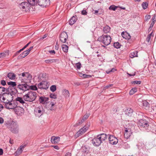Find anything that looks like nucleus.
I'll return each mask as SVG.
<instances>
[{
  "instance_id": "49",
  "label": "nucleus",
  "mask_w": 156,
  "mask_h": 156,
  "mask_svg": "<svg viewBox=\"0 0 156 156\" xmlns=\"http://www.w3.org/2000/svg\"><path fill=\"white\" fill-rule=\"evenodd\" d=\"M75 65L77 69H80L81 67V64L80 62L76 64Z\"/></svg>"
},
{
  "instance_id": "53",
  "label": "nucleus",
  "mask_w": 156,
  "mask_h": 156,
  "mask_svg": "<svg viewBox=\"0 0 156 156\" xmlns=\"http://www.w3.org/2000/svg\"><path fill=\"white\" fill-rule=\"evenodd\" d=\"M23 51L21 49H20V50L17 51H16L14 54L13 55V57L14 58L17 55H18V54L20 53L21 51Z\"/></svg>"
},
{
  "instance_id": "30",
  "label": "nucleus",
  "mask_w": 156,
  "mask_h": 156,
  "mask_svg": "<svg viewBox=\"0 0 156 156\" xmlns=\"http://www.w3.org/2000/svg\"><path fill=\"white\" fill-rule=\"evenodd\" d=\"M133 112V110L130 108H128L126 111V114L129 116L131 115Z\"/></svg>"
},
{
  "instance_id": "61",
  "label": "nucleus",
  "mask_w": 156,
  "mask_h": 156,
  "mask_svg": "<svg viewBox=\"0 0 156 156\" xmlns=\"http://www.w3.org/2000/svg\"><path fill=\"white\" fill-rule=\"evenodd\" d=\"M87 12L85 10H83L82 11L81 14L83 15H86L87 14Z\"/></svg>"
},
{
  "instance_id": "43",
  "label": "nucleus",
  "mask_w": 156,
  "mask_h": 156,
  "mask_svg": "<svg viewBox=\"0 0 156 156\" xmlns=\"http://www.w3.org/2000/svg\"><path fill=\"white\" fill-rule=\"evenodd\" d=\"M142 5L143 9H145L147 7L148 4L147 2H144L142 4Z\"/></svg>"
},
{
  "instance_id": "46",
  "label": "nucleus",
  "mask_w": 156,
  "mask_h": 156,
  "mask_svg": "<svg viewBox=\"0 0 156 156\" xmlns=\"http://www.w3.org/2000/svg\"><path fill=\"white\" fill-rule=\"evenodd\" d=\"M116 69L115 68H113L112 69L110 70H107L106 71V73L107 74L110 73L111 72H114L115 71H116Z\"/></svg>"
},
{
  "instance_id": "21",
  "label": "nucleus",
  "mask_w": 156,
  "mask_h": 156,
  "mask_svg": "<svg viewBox=\"0 0 156 156\" xmlns=\"http://www.w3.org/2000/svg\"><path fill=\"white\" fill-rule=\"evenodd\" d=\"M98 137L101 140L102 143L103 141L105 140L107 138V135L104 133H102L101 134L98 135Z\"/></svg>"
},
{
  "instance_id": "10",
  "label": "nucleus",
  "mask_w": 156,
  "mask_h": 156,
  "mask_svg": "<svg viewBox=\"0 0 156 156\" xmlns=\"http://www.w3.org/2000/svg\"><path fill=\"white\" fill-rule=\"evenodd\" d=\"M34 112L36 115L40 117L45 112V110L42 106L36 107L34 109Z\"/></svg>"
},
{
  "instance_id": "27",
  "label": "nucleus",
  "mask_w": 156,
  "mask_h": 156,
  "mask_svg": "<svg viewBox=\"0 0 156 156\" xmlns=\"http://www.w3.org/2000/svg\"><path fill=\"white\" fill-rule=\"evenodd\" d=\"M77 20L76 16H73L70 20L69 23L70 25H72L74 24Z\"/></svg>"
},
{
  "instance_id": "60",
  "label": "nucleus",
  "mask_w": 156,
  "mask_h": 156,
  "mask_svg": "<svg viewBox=\"0 0 156 156\" xmlns=\"http://www.w3.org/2000/svg\"><path fill=\"white\" fill-rule=\"evenodd\" d=\"M59 47V44H58V41H57L56 43V45L55 46V49L56 50H58V49Z\"/></svg>"
},
{
  "instance_id": "29",
  "label": "nucleus",
  "mask_w": 156,
  "mask_h": 156,
  "mask_svg": "<svg viewBox=\"0 0 156 156\" xmlns=\"http://www.w3.org/2000/svg\"><path fill=\"white\" fill-rule=\"evenodd\" d=\"M7 83L8 85L9 86V87H16V83L15 82L10 81L7 82Z\"/></svg>"
},
{
  "instance_id": "37",
  "label": "nucleus",
  "mask_w": 156,
  "mask_h": 156,
  "mask_svg": "<svg viewBox=\"0 0 156 156\" xmlns=\"http://www.w3.org/2000/svg\"><path fill=\"white\" fill-rule=\"evenodd\" d=\"M50 89L51 91L54 92L56 90V86L55 85H52L50 87Z\"/></svg>"
},
{
  "instance_id": "7",
  "label": "nucleus",
  "mask_w": 156,
  "mask_h": 156,
  "mask_svg": "<svg viewBox=\"0 0 156 156\" xmlns=\"http://www.w3.org/2000/svg\"><path fill=\"white\" fill-rule=\"evenodd\" d=\"M29 85L27 83L22 82L19 83L17 86V90L18 92H20L21 93L24 92L25 91L29 90Z\"/></svg>"
},
{
  "instance_id": "20",
  "label": "nucleus",
  "mask_w": 156,
  "mask_h": 156,
  "mask_svg": "<svg viewBox=\"0 0 156 156\" xmlns=\"http://www.w3.org/2000/svg\"><path fill=\"white\" fill-rule=\"evenodd\" d=\"M55 104L54 102H49V103L47 105L48 106V107H47V106H45L44 107L45 108L46 107V108H48V110H50L51 111H55V108L54 107V106L55 105Z\"/></svg>"
},
{
  "instance_id": "11",
  "label": "nucleus",
  "mask_w": 156,
  "mask_h": 156,
  "mask_svg": "<svg viewBox=\"0 0 156 156\" xmlns=\"http://www.w3.org/2000/svg\"><path fill=\"white\" fill-rule=\"evenodd\" d=\"M48 83L46 81H42L38 84L37 86L39 88L46 90L49 87Z\"/></svg>"
},
{
  "instance_id": "34",
  "label": "nucleus",
  "mask_w": 156,
  "mask_h": 156,
  "mask_svg": "<svg viewBox=\"0 0 156 156\" xmlns=\"http://www.w3.org/2000/svg\"><path fill=\"white\" fill-rule=\"evenodd\" d=\"M138 52L136 51H134L133 52H131L130 55L131 58H133L134 57H137Z\"/></svg>"
},
{
  "instance_id": "50",
  "label": "nucleus",
  "mask_w": 156,
  "mask_h": 156,
  "mask_svg": "<svg viewBox=\"0 0 156 156\" xmlns=\"http://www.w3.org/2000/svg\"><path fill=\"white\" fill-rule=\"evenodd\" d=\"M64 94L66 97L69 96V94L68 90H64Z\"/></svg>"
},
{
  "instance_id": "13",
  "label": "nucleus",
  "mask_w": 156,
  "mask_h": 156,
  "mask_svg": "<svg viewBox=\"0 0 156 156\" xmlns=\"http://www.w3.org/2000/svg\"><path fill=\"white\" fill-rule=\"evenodd\" d=\"M91 143L95 146H99L102 143L101 140L100 139L98 136L92 140Z\"/></svg>"
},
{
  "instance_id": "51",
  "label": "nucleus",
  "mask_w": 156,
  "mask_h": 156,
  "mask_svg": "<svg viewBox=\"0 0 156 156\" xmlns=\"http://www.w3.org/2000/svg\"><path fill=\"white\" fill-rule=\"evenodd\" d=\"M113 84H110L107 85L106 86L104 87V89L105 90L108 89L109 88H110L113 87Z\"/></svg>"
},
{
  "instance_id": "40",
  "label": "nucleus",
  "mask_w": 156,
  "mask_h": 156,
  "mask_svg": "<svg viewBox=\"0 0 156 156\" xmlns=\"http://www.w3.org/2000/svg\"><path fill=\"white\" fill-rule=\"evenodd\" d=\"M5 91L7 92V88L0 87V94H2L3 92Z\"/></svg>"
},
{
  "instance_id": "38",
  "label": "nucleus",
  "mask_w": 156,
  "mask_h": 156,
  "mask_svg": "<svg viewBox=\"0 0 156 156\" xmlns=\"http://www.w3.org/2000/svg\"><path fill=\"white\" fill-rule=\"evenodd\" d=\"M9 54L8 52L5 53H0V58H3L5 57L6 55H8Z\"/></svg>"
},
{
  "instance_id": "44",
  "label": "nucleus",
  "mask_w": 156,
  "mask_h": 156,
  "mask_svg": "<svg viewBox=\"0 0 156 156\" xmlns=\"http://www.w3.org/2000/svg\"><path fill=\"white\" fill-rule=\"evenodd\" d=\"M50 97L51 98L55 99L57 98V95L54 93H51L50 95Z\"/></svg>"
},
{
  "instance_id": "45",
  "label": "nucleus",
  "mask_w": 156,
  "mask_h": 156,
  "mask_svg": "<svg viewBox=\"0 0 156 156\" xmlns=\"http://www.w3.org/2000/svg\"><path fill=\"white\" fill-rule=\"evenodd\" d=\"M26 146V145H21L20 147V150H17L16 151V153H17L18 152H19V153L20 154L21 153L22 151V149L24 147H25Z\"/></svg>"
},
{
  "instance_id": "5",
  "label": "nucleus",
  "mask_w": 156,
  "mask_h": 156,
  "mask_svg": "<svg viewBox=\"0 0 156 156\" xmlns=\"http://www.w3.org/2000/svg\"><path fill=\"white\" fill-rule=\"evenodd\" d=\"M33 5H38L43 7H46L50 5V0H32Z\"/></svg>"
},
{
  "instance_id": "64",
  "label": "nucleus",
  "mask_w": 156,
  "mask_h": 156,
  "mask_svg": "<svg viewBox=\"0 0 156 156\" xmlns=\"http://www.w3.org/2000/svg\"><path fill=\"white\" fill-rule=\"evenodd\" d=\"M65 156H71V153L69 152H68L66 153Z\"/></svg>"
},
{
  "instance_id": "12",
  "label": "nucleus",
  "mask_w": 156,
  "mask_h": 156,
  "mask_svg": "<svg viewBox=\"0 0 156 156\" xmlns=\"http://www.w3.org/2000/svg\"><path fill=\"white\" fill-rule=\"evenodd\" d=\"M108 139L109 142L112 144H116L118 142V139L114 136L108 135Z\"/></svg>"
},
{
  "instance_id": "56",
  "label": "nucleus",
  "mask_w": 156,
  "mask_h": 156,
  "mask_svg": "<svg viewBox=\"0 0 156 156\" xmlns=\"http://www.w3.org/2000/svg\"><path fill=\"white\" fill-rule=\"evenodd\" d=\"M31 41L29 42L26 45L22 48L21 49L22 51H23L25 48H27L31 43Z\"/></svg>"
},
{
  "instance_id": "17",
  "label": "nucleus",
  "mask_w": 156,
  "mask_h": 156,
  "mask_svg": "<svg viewBox=\"0 0 156 156\" xmlns=\"http://www.w3.org/2000/svg\"><path fill=\"white\" fill-rule=\"evenodd\" d=\"M49 98L44 97H40L39 99V101L40 103L42 104H46L45 106H47V104H49V101H48Z\"/></svg>"
},
{
  "instance_id": "14",
  "label": "nucleus",
  "mask_w": 156,
  "mask_h": 156,
  "mask_svg": "<svg viewBox=\"0 0 156 156\" xmlns=\"http://www.w3.org/2000/svg\"><path fill=\"white\" fill-rule=\"evenodd\" d=\"M7 92L8 94H10L11 96L12 95H15L18 92L16 86V87H9L8 88H7Z\"/></svg>"
},
{
  "instance_id": "36",
  "label": "nucleus",
  "mask_w": 156,
  "mask_h": 156,
  "mask_svg": "<svg viewBox=\"0 0 156 156\" xmlns=\"http://www.w3.org/2000/svg\"><path fill=\"white\" fill-rule=\"evenodd\" d=\"M137 91V89L136 88H133L129 91V94L133 95Z\"/></svg>"
},
{
  "instance_id": "35",
  "label": "nucleus",
  "mask_w": 156,
  "mask_h": 156,
  "mask_svg": "<svg viewBox=\"0 0 156 156\" xmlns=\"http://www.w3.org/2000/svg\"><path fill=\"white\" fill-rule=\"evenodd\" d=\"M62 49L63 51L65 52H68V47L65 44H63L62 46Z\"/></svg>"
},
{
  "instance_id": "18",
  "label": "nucleus",
  "mask_w": 156,
  "mask_h": 156,
  "mask_svg": "<svg viewBox=\"0 0 156 156\" xmlns=\"http://www.w3.org/2000/svg\"><path fill=\"white\" fill-rule=\"evenodd\" d=\"M14 111L16 114L18 115H21L23 114L24 112L23 108L20 106H17L14 109Z\"/></svg>"
},
{
  "instance_id": "59",
  "label": "nucleus",
  "mask_w": 156,
  "mask_h": 156,
  "mask_svg": "<svg viewBox=\"0 0 156 156\" xmlns=\"http://www.w3.org/2000/svg\"><path fill=\"white\" fill-rule=\"evenodd\" d=\"M1 84L3 86H5L6 84V81L4 80H2L1 81Z\"/></svg>"
},
{
  "instance_id": "32",
  "label": "nucleus",
  "mask_w": 156,
  "mask_h": 156,
  "mask_svg": "<svg viewBox=\"0 0 156 156\" xmlns=\"http://www.w3.org/2000/svg\"><path fill=\"white\" fill-rule=\"evenodd\" d=\"M154 36V34H153V32H152L149 34H148L146 39V41L147 42H149L150 39L153 38Z\"/></svg>"
},
{
  "instance_id": "25",
  "label": "nucleus",
  "mask_w": 156,
  "mask_h": 156,
  "mask_svg": "<svg viewBox=\"0 0 156 156\" xmlns=\"http://www.w3.org/2000/svg\"><path fill=\"white\" fill-rule=\"evenodd\" d=\"M143 107L144 109L146 110L148 109L149 107L150 104L147 101H144L143 102Z\"/></svg>"
},
{
  "instance_id": "2",
  "label": "nucleus",
  "mask_w": 156,
  "mask_h": 156,
  "mask_svg": "<svg viewBox=\"0 0 156 156\" xmlns=\"http://www.w3.org/2000/svg\"><path fill=\"white\" fill-rule=\"evenodd\" d=\"M36 95L35 92L30 91L24 95L23 98L25 101L32 102L35 100L37 97Z\"/></svg>"
},
{
  "instance_id": "57",
  "label": "nucleus",
  "mask_w": 156,
  "mask_h": 156,
  "mask_svg": "<svg viewBox=\"0 0 156 156\" xmlns=\"http://www.w3.org/2000/svg\"><path fill=\"white\" fill-rule=\"evenodd\" d=\"M85 120L84 119V118H83L81 121L79 120L78 121V124L80 125V124H81L82 123H83L84 121Z\"/></svg>"
},
{
  "instance_id": "63",
  "label": "nucleus",
  "mask_w": 156,
  "mask_h": 156,
  "mask_svg": "<svg viewBox=\"0 0 156 156\" xmlns=\"http://www.w3.org/2000/svg\"><path fill=\"white\" fill-rule=\"evenodd\" d=\"M88 117H89L88 115H85L83 117V118H84V119L85 120H86V119H87Z\"/></svg>"
},
{
  "instance_id": "24",
  "label": "nucleus",
  "mask_w": 156,
  "mask_h": 156,
  "mask_svg": "<svg viewBox=\"0 0 156 156\" xmlns=\"http://www.w3.org/2000/svg\"><path fill=\"white\" fill-rule=\"evenodd\" d=\"M29 53L27 50L24 51L18 57V59H20L24 58L28 55Z\"/></svg>"
},
{
  "instance_id": "62",
  "label": "nucleus",
  "mask_w": 156,
  "mask_h": 156,
  "mask_svg": "<svg viewBox=\"0 0 156 156\" xmlns=\"http://www.w3.org/2000/svg\"><path fill=\"white\" fill-rule=\"evenodd\" d=\"M52 147H53L54 148L57 150H58L59 149V147L57 145H53L52 146Z\"/></svg>"
},
{
  "instance_id": "47",
  "label": "nucleus",
  "mask_w": 156,
  "mask_h": 156,
  "mask_svg": "<svg viewBox=\"0 0 156 156\" xmlns=\"http://www.w3.org/2000/svg\"><path fill=\"white\" fill-rule=\"evenodd\" d=\"M5 7V3L4 2H0V8L3 9Z\"/></svg>"
},
{
  "instance_id": "9",
  "label": "nucleus",
  "mask_w": 156,
  "mask_h": 156,
  "mask_svg": "<svg viewBox=\"0 0 156 156\" xmlns=\"http://www.w3.org/2000/svg\"><path fill=\"white\" fill-rule=\"evenodd\" d=\"M19 6L23 11L27 12L30 11L31 5L29 2H25L19 4Z\"/></svg>"
},
{
  "instance_id": "8",
  "label": "nucleus",
  "mask_w": 156,
  "mask_h": 156,
  "mask_svg": "<svg viewBox=\"0 0 156 156\" xmlns=\"http://www.w3.org/2000/svg\"><path fill=\"white\" fill-rule=\"evenodd\" d=\"M5 102V107L8 109H15L18 105V102L16 101H10L7 100L6 101H4Z\"/></svg>"
},
{
  "instance_id": "3",
  "label": "nucleus",
  "mask_w": 156,
  "mask_h": 156,
  "mask_svg": "<svg viewBox=\"0 0 156 156\" xmlns=\"http://www.w3.org/2000/svg\"><path fill=\"white\" fill-rule=\"evenodd\" d=\"M111 39V37L110 36L102 35L98 38V41L105 45L107 46L110 43Z\"/></svg>"
},
{
  "instance_id": "33",
  "label": "nucleus",
  "mask_w": 156,
  "mask_h": 156,
  "mask_svg": "<svg viewBox=\"0 0 156 156\" xmlns=\"http://www.w3.org/2000/svg\"><path fill=\"white\" fill-rule=\"evenodd\" d=\"M17 102H19L20 103L23 105L24 104H25V101H24L23 98L21 97H18L16 98V101Z\"/></svg>"
},
{
  "instance_id": "48",
  "label": "nucleus",
  "mask_w": 156,
  "mask_h": 156,
  "mask_svg": "<svg viewBox=\"0 0 156 156\" xmlns=\"http://www.w3.org/2000/svg\"><path fill=\"white\" fill-rule=\"evenodd\" d=\"M141 82L140 81L135 80L132 82V84H141Z\"/></svg>"
},
{
  "instance_id": "54",
  "label": "nucleus",
  "mask_w": 156,
  "mask_h": 156,
  "mask_svg": "<svg viewBox=\"0 0 156 156\" xmlns=\"http://www.w3.org/2000/svg\"><path fill=\"white\" fill-rule=\"evenodd\" d=\"M151 18V16L149 15H146L145 17V21H147L148 20Z\"/></svg>"
},
{
  "instance_id": "6",
  "label": "nucleus",
  "mask_w": 156,
  "mask_h": 156,
  "mask_svg": "<svg viewBox=\"0 0 156 156\" xmlns=\"http://www.w3.org/2000/svg\"><path fill=\"white\" fill-rule=\"evenodd\" d=\"M137 125L139 127L144 128L147 131L150 130L149 122L145 119H141L139 120Z\"/></svg>"
},
{
  "instance_id": "55",
  "label": "nucleus",
  "mask_w": 156,
  "mask_h": 156,
  "mask_svg": "<svg viewBox=\"0 0 156 156\" xmlns=\"http://www.w3.org/2000/svg\"><path fill=\"white\" fill-rule=\"evenodd\" d=\"M151 20L152 21H153L155 22V21L156 20V16L155 14L153 16V17L151 19Z\"/></svg>"
},
{
  "instance_id": "39",
  "label": "nucleus",
  "mask_w": 156,
  "mask_h": 156,
  "mask_svg": "<svg viewBox=\"0 0 156 156\" xmlns=\"http://www.w3.org/2000/svg\"><path fill=\"white\" fill-rule=\"evenodd\" d=\"M117 8V6H115L114 5H112L109 7V9L113 11H115Z\"/></svg>"
},
{
  "instance_id": "16",
  "label": "nucleus",
  "mask_w": 156,
  "mask_h": 156,
  "mask_svg": "<svg viewBox=\"0 0 156 156\" xmlns=\"http://www.w3.org/2000/svg\"><path fill=\"white\" fill-rule=\"evenodd\" d=\"M89 128L88 126H85L80 129L76 133V136L77 137L80 136L84 133Z\"/></svg>"
},
{
  "instance_id": "41",
  "label": "nucleus",
  "mask_w": 156,
  "mask_h": 156,
  "mask_svg": "<svg viewBox=\"0 0 156 156\" xmlns=\"http://www.w3.org/2000/svg\"><path fill=\"white\" fill-rule=\"evenodd\" d=\"M120 44L118 42H115L114 44V46L116 48H119L120 47Z\"/></svg>"
},
{
  "instance_id": "31",
  "label": "nucleus",
  "mask_w": 156,
  "mask_h": 156,
  "mask_svg": "<svg viewBox=\"0 0 156 156\" xmlns=\"http://www.w3.org/2000/svg\"><path fill=\"white\" fill-rule=\"evenodd\" d=\"M58 59H48L45 60V62L47 64H51L52 63H55L58 62Z\"/></svg>"
},
{
  "instance_id": "4",
  "label": "nucleus",
  "mask_w": 156,
  "mask_h": 156,
  "mask_svg": "<svg viewBox=\"0 0 156 156\" xmlns=\"http://www.w3.org/2000/svg\"><path fill=\"white\" fill-rule=\"evenodd\" d=\"M20 78H21V81L26 83L30 82L32 79V76L28 73L24 72L19 75Z\"/></svg>"
},
{
  "instance_id": "15",
  "label": "nucleus",
  "mask_w": 156,
  "mask_h": 156,
  "mask_svg": "<svg viewBox=\"0 0 156 156\" xmlns=\"http://www.w3.org/2000/svg\"><path fill=\"white\" fill-rule=\"evenodd\" d=\"M60 41L62 43H65L67 39L68 38V36L66 33L63 31L60 34L59 37Z\"/></svg>"
},
{
  "instance_id": "23",
  "label": "nucleus",
  "mask_w": 156,
  "mask_h": 156,
  "mask_svg": "<svg viewBox=\"0 0 156 156\" xmlns=\"http://www.w3.org/2000/svg\"><path fill=\"white\" fill-rule=\"evenodd\" d=\"M60 137L58 136H52L51 138V141L52 143H58L60 141Z\"/></svg>"
},
{
  "instance_id": "26",
  "label": "nucleus",
  "mask_w": 156,
  "mask_h": 156,
  "mask_svg": "<svg viewBox=\"0 0 156 156\" xmlns=\"http://www.w3.org/2000/svg\"><path fill=\"white\" fill-rule=\"evenodd\" d=\"M7 76L9 79L13 80L15 79L16 75L14 73H9L8 74Z\"/></svg>"
},
{
  "instance_id": "58",
  "label": "nucleus",
  "mask_w": 156,
  "mask_h": 156,
  "mask_svg": "<svg viewBox=\"0 0 156 156\" xmlns=\"http://www.w3.org/2000/svg\"><path fill=\"white\" fill-rule=\"evenodd\" d=\"M48 52L51 55H54L55 54V51L54 50L49 51Z\"/></svg>"
},
{
  "instance_id": "22",
  "label": "nucleus",
  "mask_w": 156,
  "mask_h": 156,
  "mask_svg": "<svg viewBox=\"0 0 156 156\" xmlns=\"http://www.w3.org/2000/svg\"><path fill=\"white\" fill-rule=\"evenodd\" d=\"M121 35L123 38L126 39H129L131 38V36L127 32H122V33Z\"/></svg>"
},
{
  "instance_id": "52",
  "label": "nucleus",
  "mask_w": 156,
  "mask_h": 156,
  "mask_svg": "<svg viewBox=\"0 0 156 156\" xmlns=\"http://www.w3.org/2000/svg\"><path fill=\"white\" fill-rule=\"evenodd\" d=\"M99 9H98V10H93V12L94 14L95 15H97L98 14H101V13H99Z\"/></svg>"
},
{
  "instance_id": "1",
  "label": "nucleus",
  "mask_w": 156,
  "mask_h": 156,
  "mask_svg": "<svg viewBox=\"0 0 156 156\" xmlns=\"http://www.w3.org/2000/svg\"><path fill=\"white\" fill-rule=\"evenodd\" d=\"M5 124L12 133H16L18 132L19 125L16 122L11 120L7 121L5 122Z\"/></svg>"
},
{
  "instance_id": "19",
  "label": "nucleus",
  "mask_w": 156,
  "mask_h": 156,
  "mask_svg": "<svg viewBox=\"0 0 156 156\" xmlns=\"http://www.w3.org/2000/svg\"><path fill=\"white\" fill-rule=\"evenodd\" d=\"M131 134L132 133L129 129L125 128L124 132V136L125 138H128L130 136Z\"/></svg>"
},
{
  "instance_id": "42",
  "label": "nucleus",
  "mask_w": 156,
  "mask_h": 156,
  "mask_svg": "<svg viewBox=\"0 0 156 156\" xmlns=\"http://www.w3.org/2000/svg\"><path fill=\"white\" fill-rule=\"evenodd\" d=\"M29 90L30 89L33 90H37V87L35 85H32L31 86L29 85Z\"/></svg>"
},
{
  "instance_id": "28",
  "label": "nucleus",
  "mask_w": 156,
  "mask_h": 156,
  "mask_svg": "<svg viewBox=\"0 0 156 156\" xmlns=\"http://www.w3.org/2000/svg\"><path fill=\"white\" fill-rule=\"evenodd\" d=\"M111 28L108 26L106 25L103 28V31L105 34L109 33L110 31Z\"/></svg>"
}]
</instances>
